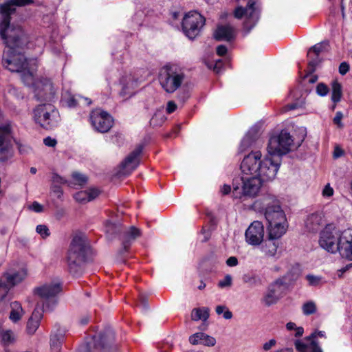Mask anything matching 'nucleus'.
Wrapping results in <instances>:
<instances>
[{"label":"nucleus","instance_id":"obj_29","mask_svg":"<svg viewBox=\"0 0 352 352\" xmlns=\"http://www.w3.org/2000/svg\"><path fill=\"white\" fill-rule=\"evenodd\" d=\"M323 224L322 217L320 214H311L305 221V227L309 232H317Z\"/></svg>","mask_w":352,"mask_h":352},{"label":"nucleus","instance_id":"obj_26","mask_svg":"<svg viewBox=\"0 0 352 352\" xmlns=\"http://www.w3.org/2000/svg\"><path fill=\"white\" fill-rule=\"evenodd\" d=\"M329 49V42L324 41L318 43L309 49L307 56L310 59L309 65L315 67L318 64V56L322 52L327 51Z\"/></svg>","mask_w":352,"mask_h":352},{"label":"nucleus","instance_id":"obj_16","mask_svg":"<svg viewBox=\"0 0 352 352\" xmlns=\"http://www.w3.org/2000/svg\"><path fill=\"white\" fill-rule=\"evenodd\" d=\"M286 283L283 278H277L271 283L267 289V293L263 298V301L267 306L276 304L282 297L285 290L287 289Z\"/></svg>","mask_w":352,"mask_h":352},{"label":"nucleus","instance_id":"obj_52","mask_svg":"<svg viewBox=\"0 0 352 352\" xmlns=\"http://www.w3.org/2000/svg\"><path fill=\"white\" fill-rule=\"evenodd\" d=\"M276 344V340L275 339H271L268 342H266L263 345V349L265 351H270L272 347Z\"/></svg>","mask_w":352,"mask_h":352},{"label":"nucleus","instance_id":"obj_13","mask_svg":"<svg viewBox=\"0 0 352 352\" xmlns=\"http://www.w3.org/2000/svg\"><path fill=\"white\" fill-rule=\"evenodd\" d=\"M205 23V19L196 11H190L185 14L182 20V30L190 39L198 36Z\"/></svg>","mask_w":352,"mask_h":352},{"label":"nucleus","instance_id":"obj_30","mask_svg":"<svg viewBox=\"0 0 352 352\" xmlns=\"http://www.w3.org/2000/svg\"><path fill=\"white\" fill-rule=\"evenodd\" d=\"M63 102L70 108L75 107L77 105H80L81 104H86L89 105L91 103L90 99L84 98L79 95H65L63 98Z\"/></svg>","mask_w":352,"mask_h":352},{"label":"nucleus","instance_id":"obj_40","mask_svg":"<svg viewBox=\"0 0 352 352\" xmlns=\"http://www.w3.org/2000/svg\"><path fill=\"white\" fill-rule=\"evenodd\" d=\"M33 0H10L8 3H4L3 5H9L12 8V11L10 12V14H12L15 11L14 6H23L27 4L32 3Z\"/></svg>","mask_w":352,"mask_h":352},{"label":"nucleus","instance_id":"obj_35","mask_svg":"<svg viewBox=\"0 0 352 352\" xmlns=\"http://www.w3.org/2000/svg\"><path fill=\"white\" fill-rule=\"evenodd\" d=\"M300 274L299 268L298 267H293L285 276L279 278L284 279L287 287L298 278Z\"/></svg>","mask_w":352,"mask_h":352},{"label":"nucleus","instance_id":"obj_59","mask_svg":"<svg viewBox=\"0 0 352 352\" xmlns=\"http://www.w3.org/2000/svg\"><path fill=\"white\" fill-rule=\"evenodd\" d=\"M226 265L229 267H235L238 265V259L236 256H230L226 260Z\"/></svg>","mask_w":352,"mask_h":352},{"label":"nucleus","instance_id":"obj_18","mask_svg":"<svg viewBox=\"0 0 352 352\" xmlns=\"http://www.w3.org/2000/svg\"><path fill=\"white\" fill-rule=\"evenodd\" d=\"M324 331H318L311 333L304 340H296L295 346L298 352H322L318 343L316 341L317 337H324Z\"/></svg>","mask_w":352,"mask_h":352},{"label":"nucleus","instance_id":"obj_22","mask_svg":"<svg viewBox=\"0 0 352 352\" xmlns=\"http://www.w3.org/2000/svg\"><path fill=\"white\" fill-rule=\"evenodd\" d=\"M120 84L122 87L120 95L129 98L133 95L134 89L137 87L138 81L131 74H128L121 77Z\"/></svg>","mask_w":352,"mask_h":352},{"label":"nucleus","instance_id":"obj_3","mask_svg":"<svg viewBox=\"0 0 352 352\" xmlns=\"http://www.w3.org/2000/svg\"><path fill=\"white\" fill-rule=\"evenodd\" d=\"M260 151H252L245 156L241 170L243 174H254L263 183L272 181L276 176L280 166V159L267 155L261 159Z\"/></svg>","mask_w":352,"mask_h":352},{"label":"nucleus","instance_id":"obj_27","mask_svg":"<svg viewBox=\"0 0 352 352\" xmlns=\"http://www.w3.org/2000/svg\"><path fill=\"white\" fill-rule=\"evenodd\" d=\"M189 342L192 345L204 344L207 346H213L216 344V339L204 333H195L189 337Z\"/></svg>","mask_w":352,"mask_h":352},{"label":"nucleus","instance_id":"obj_15","mask_svg":"<svg viewBox=\"0 0 352 352\" xmlns=\"http://www.w3.org/2000/svg\"><path fill=\"white\" fill-rule=\"evenodd\" d=\"M90 120L93 127L98 132L106 133L113 126V118L106 111L96 109L91 111Z\"/></svg>","mask_w":352,"mask_h":352},{"label":"nucleus","instance_id":"obj_11","mask_svg":"<svg viewBox=\"0 0 352 352\" xmlns=\"http://www.w3.org/2000/svg\"><path fill=\"white\" fill-rule=\"evenodd\" d=\"M342 232L333 224H328L322 230L320 234V246L331 254H335L339 250L341 244Z\"/></svg>","mask_w":352,"mask_h":352},{"label":"nucleus","instance_id":"obj_62","mask_svg":"<svg viewBox=\"0 0 352 352\" xmlns=\"http://www.w3.org/2000/svg\"><path fill=\"white\" fill-rule=\"evenodd\" d=\"M231 191V187L229 185H224L221 188V192L223 195H227Z\"/></svg>","mask_w":352,"mask_h":352},{"label":"nucleus","instance_id":"obj_37","mask_svg":"<svg viewBox=\"0 0 352 352\" xmlns=\"http://www.w3.org/2000/svg\"><path fill=\"white\" fill-rule=\"evenodd\" d=\"M100 343L102 348H104L107 345L111 344L115 340V335L113 331L107 330L99 338Z\"/></svg>","mask_w":352,"mask_h":352},{"label":"nucleus","instance_id":"obj_4","mask_svg":"<svg viewBox=\"0 0 352 352\" xmlns=\"http://www.w3.org/2000/svg\"><path fill=\"white\" fill-rule=\"evenodd\" d=\"M37 66L36 59L28 60V63L20 71L23 83L30 87L38 100L52 101L55 96V90L52 82L49 79L35 80L33 72Z\"/></svg>","mask_w":352,"mask_h":352},{"label":"nucleus","instance_id":"obj_28","mask_svg":"<svg viewBox=\"0 0 352 352\" xmlns=\"http://www.w3.org/2000/svg\"><path fill=\"white\" fill-rule=\"evenodd\" d=\"M260 131V126L258 125H254L247 132L245 135L241 140L240 144V150L245 151L246 148L252 146V144L258 138Z\"/></svg>","mask_w":352,"mask_h":352},{"label":"nucleus","instance_id":"obj_25","mask_svg":"<svg viewBox=\"0 0 352 352\" xmlns=\"http://www.w3.org/2000/svg\"><path fill=\"white\" fill-rule=\"evenodd\" d=\"M45 310L39 305L35 307L32 316L27 322V332L28 334H34L39 327L40 321L43 318Z\"/></svg>","mask_w":352,"mask_h":352},{"label":"nucleus","instance_id":"obj_19","mask_svg":"<svg viewBox=\"0 0 352 352\" xmlns=\"http://www.w3.org/2000/svg\"><path fill=\"white\" fill-rule=\"evenodd\" d=\"M26 276L24 270L8 272L5 273L0 279V291L5 294L15 285L21 283Z\"/></svg>","mask_w":352,"mask_h":352},{"label":"nucleus","instance_id":"obj_49","mask_svg":"<svg viewBox=\"0 0 352 352\" xmlns=\"http://www.w3.org/2000/svg\"><path fill=\"white\" fill-rule=\"evenodd\" d=\"M52 182L53 184L56 185L67 184V180L56 173L52 174Z\"/></svg>","mask_w":352,"mask_h":352},{"label":"nucleus","instance_id":"obj_2","mask_svg":"<svg viewBox=\"0 0 352 352\" xmlns=\"http://www.w3.org/2000/svg\"><path fill=\"white\" fill-rule=\"evenodd\" d=\"M254 206L264 211L268 237L278 239L286 233L288 228L287 218L275 196L265 195L255 202Z\"/></svg>","mask_w":352,"mask_h":352},{"label":"nucleus","instance_id":"obj_43","mask_svg":"<svg viewBox=\"0 0 352 352\" xmlns=\"http://www.w3.org/2000/svg\"><path fill=\"white\" fill-rule=\"evenodd\" d=\"M36 232L43 238L46 239L50 235V231L48 227L45 224L38 225L36 228Z\"/></svg>","mask_w":352,"mask_h":352},{"label":"nucleus","instance_id":"obj_5","mask_svg":"<svg viewBox=\"0 0 352 352\" xmlns=\"http://www.w3.org/2000/svg\"><path fill=\"white\" fill-rule=\"evenodd\" d=\"M87 246L84 235L74 236L68 250L67 263L68 271L74 276H78L82 271V264L85 261Z\"/></svg>","mask_w":352,"mask_h":352},{"label":"nucleus","instance_id":"obj_63","mask_svg":"<svg viewBox=\"0 0 352 352\" xmlns=\"http://www.w3.org/2000/svg\"><path fill=\"white\" fill-rule=\"evenodd\" d=\"M226 310V307L223 305H219L216 307V313L218 315L223 314Z\"/></svg>","mask_w":352,"mask_h":352},{"label":"nucleus","instance_id":"obj_34","mask_svg":"<svg viewBox=\"0 0 352 352\" xmlns=\"http://www.w3.org/2000/svg\"><path fill=\"white\" fill-rule=\"evenodd\" d=\"M64 336L62 333H56L52 335L50 338L51 352H60Z\"/></svg>","mask_w":352,"mask_h":352},{"label":"nucleus","instance_id":"obj_53","mask_svg":"<svg viewBox=\"0 0 352 352\" xmlns=\"http://www.w3.org/2000/svg\"><path fill=\"white\" fill-rule=\"evenodd\" d=\"M333 189L327 184L322 190V195L326 197H330L333 195Z\"/></svg>","mask_w":352,"mask_h":352},{"label":"nucleus","instance_id":"obj_8","mask_svg":"<svg viewBox=\"0 0 352 352\" xmlns=\"http://www.w3.org/2000/svg\"><path fill=\"white\" fill-rule=\"evenodd\" d=\"M33 114L35 122L45 129H52L56 127L60 121L58 109L50 102L36 106L34 109Z\"/></svg>","mask_w":352,"mask_h":352},{"label":"nucleus","instance_id":"obj_33","mask_svg":"<svg viewBox=\"0 0 352 352\" xmlns=\"http://www.w3.org/2000/svg\"><path fill=\"white\" fill-rule=\"evenodd\" d=\"M209 308L205 307L194 308L190 314L191 320L193 321H198L199 320L206 321L209 318Z\"/></svg>","mask_w":352,"mask_h":352},{"label":"nucleus","instance_id":"obj_20","mask_svg":"<svg viewBox=\"0 0 352 352\" xmlns=\"http://www.w3.org/2000/svg\"><path fill=\"white\" fill-rule=\"evenodd\" d=\"M143 147L139 145L133 151H132L122 162L120 174L126 175L133 171L139 164L138 157L142 151Z\"/></svg>","mask_w":352,"mask_h":352},{"label":"nucleus","instance_id":"obj_9","mask_svg":"<svg viewBox=\"0 0 352 352\" xmlns=\"http://www.w3.org/2000/svg\"><path fill=\"white\" fill-rule=\"evenodd\" d=\"M241 186H234L233 197L236 199L254 197L259 192L263 182L254 174H243L241 178Z\"/></svg>","mask_w":352,"mask_h":352},{"label":"nucleus","instance_id":"obj_38","mask_svg":"<svg viewBox=\"0 0 352 352\" xmlns=\"http://www.w3.org/2000/svg\"><path fill=\"white\" fill-rule=\"evenodd\" d=\"M122 230V225L118 223H112L111 221H108L106 223V232L109 235H115L117 234H120Z\"/></svg>","mask_w":352,"mask_h":352},{"label":"nucleus","instance_id":"obj_58","mask_svg":"<svg viewBox=\"0 0 352 352\" xmlns=\"http://www.w3.org/2000/svg\"><path fill=\"white\" fill-rule=\"evenodd\" d=\"M177 104L175 102L170 100L167 103L166 111L168 113H172L177 109Z\"/></svg>","mask_w":352,"mask_h":352},{"label":"nucleus","instance_id":"obj_44","mask_svg":"<svg viewBox=\"0 0 352 352\" xmlns=\"http://www.w3.org/2000/svg\"><path fill=\"white\" fill-rule=\"evenodd\" d=\"M1 337L2 341L5 344H10L14 340V333L12 331L10 330L2 331L1 333Z\"/></svg>","mask_w":352,"mask_h":352},{"label":"nucleus","instance_id":"obj_45","mask_svg":"<svg viewBox=\"0 0 352 352\" xmlns=\"http://www.w3.org/2000/svg\"><path fill=\"white\" fill-rule=\"evenodd\" d=\"M306 278L311 286H318L323 283L320 276L309 274L306 276Z\"/></svg>","mask_w":352,"mask_h":352},{"label":"nucleus","instance_id":"obj_64","mask_svg":"<svg viewBox=\"0 0 352 352\" xmlns=\"http://www.w3.org/2000/svg\"><path fill=\"white\" fill-rule=\"evenodd\" d=\"M221 60H219L218 61L216 62L215 65L214 67V71L217 74H219L221 72Z\"/></svg>","mask_w":352,"mask_h":352},{"label":"nucleus","instance_id":"obj_7","mask_svg":"<svg viewBox=\"0 0 352 352\" xmlns=\"http://www.w3.org/2000/svg\"><path fill=\"white\" fill-rule=\"evenodd\" d=\"M186 76L184 70L175 65H166L160 72L159 81L167 93L172 94L179 89L185 82Z\"/></svg>","mask_w":352,"mask_h":352},{"label":"nucleus","instance_id":"obj_54","mask_svg":"<svg viewBox=\"0 0 352 352\" xmlns=\"http://www.w3.org/2000/svg\"><path fill=\"white\" fill-rule=\"evenodd\" d=\"M51 190L56 195L58 198H60L63 195L62 189L58 185L52 184L51 186Z\"/></svg>","mask_w":352,"mask_h":352},{"label":"nucleus","instance_id":"obj_12","mask_svg":"<svg viewBox=\"0 0 352 352\" xmlns=\"http://www.w3.org/2000/svg\"><path fill=\"white\" fill-rule=\"evenodd\" d=\"M234 17L242 19L245 17L243 23V29L245 34H248L256 25L259 19V10L256 6V3L252 0H249L245 8L242 6L237 7L234 12Z\"/></svg>","mask_w":352,"mask_h":352},{"label":"nucleus","instance_id":"obj_61","mask_svg":"<svg viewBox=\"0 0 352 352\" xmlns=\"http://www.w3.org/2000/svg\"><path fill=\"white\" fill-rule=\"evenodd\" d=\"M227 47L223 45H220L217 47V54L219 56H223L227 52Z\"/></svg>","mask_w":352,"mask_h":352},{"label":"nucleus","instance_id":"obj_31","mask_svg":"<svg viewBox=\"0 0 352 352\" xmlns=\"http://www.w3.org/2000/svg\"><path fill=\"white\" fill-rule=\"evenodd\" d=\"M276 239H270L266 240L262 245L261 252L267 257H274L277 253L278 243L275 241Z\"/></svg>","mask_w":352,"mask_h":352},{"label":"nucleus","instance_id":"obj_17","mask_svg":"<svg viewBox=\"0 0 352 352\" xmlns=\"http://www.w3.org/2000/svg\"><path fill=\"white\" fill-rule=\"evenodd\" d=\"M264 233L263 223L259 221H254L245 230V241L252 246L260 245L263 241Z\"/></svg>","mask_w":352,"mask_h":352},{"label":"nucleus","instance_id":"obj_46","mask_svg":"<svg viewBox=\"0 0 352 352\" xmlns=\"http://www.w3.org/2000/svg\"><path fill=\"white\" fill-rule=\"evenodd\" d=\"M74 199L80 203H85L89 201L88 192L85 191L78 192L74 195Z\"/></svg>","mask_w":352,"mask_h":352},{"label":"nucleus","instance_id":"obj_21","mask_svg":"<svg viewBox=\"0 0 352 352\" xmlns=\"http://www.w3.org/2000/svg\"><path fill=\"white\" fill-rule=\"evenodd\" d=\"M338 252L342 258L352 261V230L342 231L341 244Z\"/></svg>","mask_w":352,"mask_h":352},{"label":"nucleus","instance_id":"obj_42","mask_svg":"<svg viewBox=\"0 0 352 352\" xmlns=\"http://www.w3.org/2000/svg\"><path fill=\"white\" fill-rule=\"evenodd\" d=\"M302 311L305 315H311L316 311V307L314 302L309 301L302 306Z\"/></svg>","mask_w":352,"mask_h":352},{"label":"nucleus","instance_id":"obj_10","mask_svg":"<svg viewBox=\"0 0 352 352\" xmlns=\"http://www.w3.org/2000/svg\"><path fill=\"white\" fill-rule=\"evenodd\" d=\"M60 291V283L58 280H55L36 287L34 292L43 300L41 308H43L44 310H52L57 303L56 296Z\"/></svg>","mask_w":352,"mask_h":352},{"label":"nucleus","instance_id":"obj_55","mask_svg":"<svg viewBox=\"0 0 352 352\" xmlns=\"http://www.w3.org/2000/svg\"><path fill=\"white\" fill-rule=\"evenodd\" d=\"M349 70V65L346 62L342 63L339 66V72L341 75H345Z\"/></svg>","mask_w":352,"mask_h":352},{"label":"nucleus","instance_id":"obj_47","mask_svg":"<svg viewBox=\"0 0 352 352\" xmlns=\"http://www.w3.org/2000/svg\"><path fill=\"white\" fill-rule=\"evenodd\" d=\"M232 283V278L230 274L226 275L223 280H219L218 286L221 288L230 287Z\"/></svg>","mask_w":352,"mask_h":352},{"label":"nucleus","instance_id":"obj_41","mask_svg":"<svg viewBox=\"0 0 352 352\" xmlns=\"http://www.w3.org/2000/svg\"><path fill=\"white\" fill-rule=\"evenodd\" d=\"M74 184L79 186L85 184L87 182V177L80 173H74L72 174Z\"/></svg>","mask_w":352,"mask_h":352},{"label":"nucleus","instance_id":"obj_51","mask_svg":"<svg viewBox=\"0 0 352 352\" xmlns=\"http://www.w3.org/2000/svg\"><path fill=\"white\" fill-rule=\"evenodd\" d=\"M343 118V114L341 111H338L336 113V116L333 118V122L336 124L339 128L343 127V124L342 122V119Z\"/></svg>","mask_w":352,"mask_h":352},{"label":"nucleus","instance_id":"obj_1","mask_svg":"<svg viewBox=\"0 0 352 352\" xmlns=\"http://www.w3.org/2000/svg\"><path fill=\"white\" fill-rule=\"evenodd\" d=\"M11 11L12 10L9 5L0 6V36L7 47L3 54V65L14 72L21 71L28 60L17 50L27 45V37L19 25L10 24Z\"/></svg>","mask_w":352,"mask_h":352},{"label":"nucleus","instance_id":"obj_36","mask_svg":"<svg viewBox=\"0 0 352 352\" xmlns=\"http://www.w3.org/2000/svg\"><path fill=\"white\" fill-rule=\"evenodd\" d=\"M166 120V117L164 113L163 109H158L150 120V124L153 127L160 126Z\"/></svg>","mask_w":352,"mask_h":352},{"label":"nucleus","instance_id":"obj_39","mask_svg":"<svg viewBox=\"0 0 352 352\" xmlns=\"http://www.w3.org/2000/svg\"><path fill=\"white\" fill-rule=\"evenodd\" d=\"M342 96V87L340 83L336 81L332 83V94L331 100L334 102H338L340 100Z\"/></svg>","mask_w":352,"mask_h":352},{"label":"nucleus","instance_id":"obj_23","mask_svg":"<svg viewBox=\"0 0 352 352\" xmlns=\"http://www.w3.org/2000/svg\"><path fill=\"white\" fill-rule=\"evenodd\" d=\"M235 36L236 30L230 24L219 25L214 32V37L217 41H231Z\"/></svg>","mask_w":352,"mask_h":352},{"label":"nucleus","instance_id":"obj_56","mask_svg":"<svg viewBox=\"0 0 352 352\" xmlns=\"http://www.w3.org/2000/svg\"><path fill=\"white\" fill-rule=\"evenodd\" d=\"M86 191L88 192L89 201L94 199L99 195V190L96 188H91Z\"/></svg>","mask_w":352,"mask_h":352},{"label":"nucleus","instance_id":"obj_60","mask_svg":"<svg viewBox=\"0 0 352 352\" xmlns=\"http://www.w3.org/2000/svg\"><path fill=\"white\" fill-rule=\"evenodd\" d=\"M8 91L10 95H12L17 98L22 97L18 90L12 86H9L8 87Z\"/></svg>","mask_w":352,"mask_h":352},{"label":"nucleus","instance_id":"obj_6","mask_svg":"<svg viewBox=\"0 0 352 352\" xmlns=\"http://www.w3.org/2000/svg\"><path fill=\"white\" fill-rule=\"evenodd\" d=\"M302 138L296 143L294 142L292 136L286 131L282 130L277 135L272 136L268 142L267 151L269 155L280 156L287 154L292 148L299 146L306 135V129L300 128Z\"/></svg>","mask_w":352,"mask_h":352},{"label":"nucleus","instance_id":"obj_48","mask_svg":"<svg viewBox=\"0 0 352 352\" xmlns=\"http://www.w3.org/2000/svg\"><path fill=\"white\" fill-rule=\"evenodd\" d=\"M329 89L327 85L323 83H319L316 87V92L320 96H324L327 94Z\"/></svg>","mask_w":352,"mask_h":352},{"label":"nucleus","instance_id":"obj_50","mask_svg":"<svg viewBox=\"0 0 352 352\" xmlns=\"http://www.w3.org/2000/svg\"><path fill=\"white\" fill-rule=\"evenodd\" d=\"M28 208L37 213L41 212L43 210V206L37 201H34L28 206Z\"/></svg>","mask_w":352,"mask_h":352},{"label":"nucleus","instance_id":"obj_14","mask_svg":"<svg viewBox=\"0 0 352 352\" xmlns=\"http://www.w3.org/2000/svg\"><path fill=\"white\" fill-rule=\"evenodd\" d=\"M13 155L10 126L1 124L0 125V161L7 162L12 157Z\"/></svg>","mask_w":352,"mask_h":352},{"label":"nucleus","instance_id":"obj_32","mask_svg":"<svg viewBox=\"0 0 352 352\" xmlns=\"http://www.w3.org/2000/svg\"><path fill=\"white\" fill-rule=\"evenodd\" d=\"M10 313L9 315V319L14 323L18 322L25 314L20 302L14 301L10 303Z\"/></svg>","mask_w":352,"mask_h":352},{"label":"nucleus","instance_id":"obj_57","mask_svg":"<svg viewBox=\"0 0 352 352\" xmlns=\"http://www.w3.org/2000/svg\"><path fill=\"white\" fill-rule=\"evenodd\" d=\"M43 143L47 146L54 147L56 146L57 142L54 138L47 137L43 140Z\"/></svg>","mask_w":352,"mask_h":352},{"label":"nucleus","instance_id":"obj_24","mask_svg":"<svg viewBox=\"0 0 352 352\" xmlns=\"http://www.w3.org/2000/svg\"><path fill=\"white\" fill-rule=\"evenodd\" d=\"M141 235V231L135 226L122 231L120 239L122 241L124 249L126 250L131 243Z\"/></svg>","mask_w":352,"mask_h":352}]
</instances>
